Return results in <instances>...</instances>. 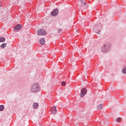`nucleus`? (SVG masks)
<instances>
[{"label": "nucleus", "instance_id": "nucleus-12", "mask_svg": "<svg viewBox=\"0 0 126 126\" xmlns=\"http://www.w3.org/2000/svg\"><path fill=\"white\" fill-rule=\"evenodd\" d=\"M104 47L105 48H106V49L108 48H110V43H105V44L104 45Z\"/></svg>", "mask_w": 126, "mask_h": 126}, {"label": "nucleus", "instance_id": "nucleus-8", "mask_svg": "<svg viewBox=\"0 0 126 126\" xmlns=\"http://www.w3.org/2000/svg\"><path fill=\"white\" fill-rule=\"evenodd\" d=\"M39 44H40L42 46H44L45 44H46V40L45 38H41L39 39Z\"/></svg>", "mask_w": 126, "mask_h": 126}, {"label": "nucleus", "instance_id": "nucleus-4", "mask_svg": "<svg viewBox=\"0 0 126 126\" xmlns=\"http://www.w3.org/2000/svg\"><path fill=\"white\" fill-rule=\"evenodd\" d=\"M58 13H59V10L58 9H55L51 12V15H52V16H57Z\"/></svg>", "mask_w": 126, "mask_h": 126}, {"label": "nucleus", "instance_id": "nucleus-17", "mask_svg": "<svg viewBox=\"0 0 126 126\" xmlns=\"http://www.w3.org/2000/svg\"><path fill=\"white\" fill-rule=\"evenodd\" d=\"M61 32H62V30L61 29L58 30L59 33H61Z\"/></svg>", "mask_w": 126, "mask_h": 126}, {"label": "nucleus", "instance_id": "nucleus-7", "mask_svg": "<svg viewBox=\"0 0 126 126\" xmlns=\"http://www.w3.org/2000/svg\"><path fill=\"white\" fill-rule=\"evenodd\" d=\"M22 28V26L20 24H19L15 27L14 30L15 31H18V30H20Z\"/></svg>", "mask_w": 126, "mask_h": 126}, {"label": "nucleus", "instance_id": "nucleus-16", "mask_svg": "<svg viewBox=\"0 0 126 126\" xmlns=\"http://www.w3.org/2000/svg\"><path fill=\"white\" fill-rule=\"evenodd\" d=\"M123 73H126V67L123 69Z\"/></svg>", "mask_w": 126, "mask_h": 126}, {"label": "nucleus", "instance_id": "nucleus-5", "mask_svg": "<svg viewBox=\"0 0 126 126\" xmlns=\"http://www.w3.org/2000/svg\"><path fill=\"white\" fill-rule=\"evenodd\" d=\"M87 93V90L84 88L82 89L81 91L80 96L84 97L85 94H86Z\"/></svg>", "mask_w": 126, "mask_h": 126}, {"label": "nucleus", "instance_id": "nucleus-9", "mask_svg": "<svg viewBox=\"0 0 126 126\" xmlns=\"http://www.w3.org/2000/svg\"><path fill=\"white\" fill-rule=\"evenodd\" d=\"M32 106L34 109H37L38 108V106H39V104L37 102H34L33 103Z\"/></svg>", "mask_w": 126, "mask_h": 126}, {"label": "nucleus", "instance_id": "nucleus-11", "mask_svg": "<svg viewBox=\"0 0 126 126\" xmlns=\"http://www.w3.org/2000/svg\"><path fill=\"white\" fill-rule=\"evenodd\" d=\"M5 42V38L3 37H0V43H3Z\"/></svg>", "mask_w": 126, "mask_h": 126}, {"label": "nucleus", "instance_id": "nucleus-10", "mask_svg": "<svg viewBox=\"0 0 126 126\" xmlns=\"http://www.w3.org/2000/svg\"><path fill=\"white\" fill-rule=\"evenodd\" d=\"M103 104H100L97 106V110H102V109H103Z\"/></svg>", "mask_w": 126, "mask_h": 126}, {"label": "nucleus", "instance_id": "nucleus-3", "mask_svg": "<svg viewBox=\"0 0 126 126\" xmlns=\"http://www.w3.org/2000/svg\"><path fill=\"white\" fill-rule=\"evenodd\" d=\"M37 35L39 36H45L47 34L46 31L43 29H39L37 32Z\"/></svg>", "mask_w": 126, "mask_h": 126}, {"label": "nucleus", "instance_id": "nucleus-13", "mask_svg": "<svg viewBox=\"0 0 126 126\" xmlns=\"http://www.w3.org/2000/svg\"><path fill=\"white\" fill-rule=\"evenodd\" d=\"M1 49H3L6 47V43H3L0 46Z\"/></svg>", "mask_w": 126, "mask_h": 126}, {"label": "nucleus", "instance_id": "nucleus-1", "mask_svg": "<svg viewBox=\"0 0 126 126\" xmlns=\"http://www.w3.org/2000/svg\"><path fill=\"white\" fill-rule=\"evenodd\" d=\"M40 91V86L38 83H34L32 84L31 88V92H38Z\"/></svg>", "mask_w": 126, "mask_h": 126}, {"label": "nucleus", "instance_id": "nucleus-15", "mask_svg": "<svg viewBox=\"0 0 126 126\" xmlns=\"http://www.w3.org/2000/svg\"><path fill=\"white\" fill-rule=\"evenodd\" d=\"M61 84H62V86H65L66 84L65 83V82L63 81L62 82Z\"/></svg>", "mask_w": 126, "mask_h": 126}, {"label": "nucleus", "instance_id": "nucleus-2", "mask_svg": "<svg viewBox=\"0 0 126 126\" xmlns=\"http://www.w3.org/2000/svg\"><path fill=\"white\" fill-rule=\"evenodd\" d=\"M79 6L80 7H83L84 9H87V8H88L89 5H87V3L84 0H80Z\"/></svg>", "mask_w": 126, "mask_h": 126}, {"label": "nucleus", "instance_id": "nucleus-14", "mask_svg": "<svg viewBox=\"0 0 126 126\" xmlns=\"http://www.w3.org/2000/svg\"><path fill=\"white\" fill-rule=\"evenodd\" d=\"M3 110H4V106L3 105H0V112H1Z\"/></svg>", "mask_w": 126, "mask_h": 126}, {"label": "nucleus", "instance_id": "nucleus-6", "mask_svg": "<svg viewBox=\"0 0 126 126\" xmlns=\"http://www.w3.org/2000/svg\"><path fill=\"white\" fill-rule=\"evenodd\" d=\"M50 111L52 114H57V107H56V106L51 107Z\"/></svg>", "mask_w": 126, "mask_h": 126}]
</instances>
